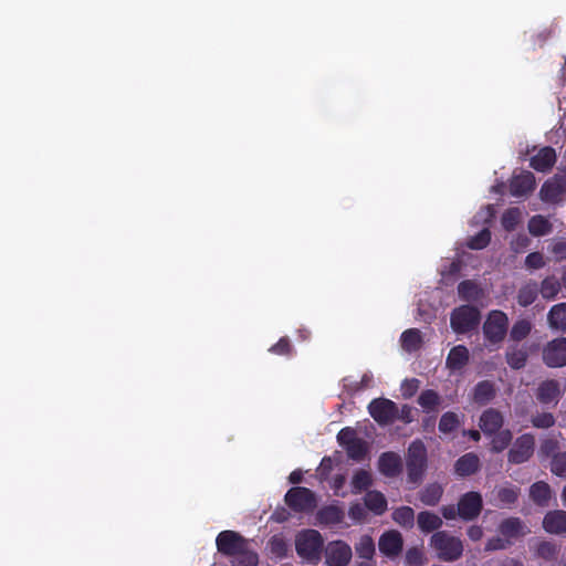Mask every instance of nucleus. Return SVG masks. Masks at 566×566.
I'll return each mask as SVG.
<instances>
[{
    "instance_id": "nucleus-1",
    "label": "nucleus",
    "mask_w": 566,
    "mask_h": 566,
    "mask_svg": "<svg viewBox=\"0 0 566 566\" xmlns=\"http://www.w3.org/2000/svg\"><path fill=\"white\" fill-rule=\"evenodd\" d=\"M297 555L311 563H318L323 549V537L315 530H304L295 536Z\"/></svg>"
},
{
    "instance_id": "nucleus-2",
    "label": "nucleus",
    "mask_w": 566,
    "mask_h": 566,
    "mask_svg": "<svg viewBox=\"0 0 566 566\" xmlns=\"http://www.w3.org/2000/svg\"><path fill=\"white\" fill-rule=\"evenodd\" d=\"M526 527L517 518H507L500 526V536L492 538L486 544V549H504L513 543L514 539L525 535Z\"/></svg>"
},
{
    "instance_id": "nucleus-3",
    "label": "nucleus",
    "mask_w": 566,
    "mask_h": 566,
    "mask_svg": "<svg viewBox=\"0 0 566 566\" xmlns=\"http://www.w3.org/2000/svg\"><path fill=\"white\" fill-rule=\"evenodd\" d=\"M430 545L437 552L438 557L447 562L458 559L463 552L462 542L444 532L433 534Z\"/></svg>"
},
{
    "instance_id": "nucleus-4",
    "label": "nucleus",
    "mask_w": 566,
    "mask_h": 566,
    "mask_svg": "<svg viewBox=\"0 0 566 566\" xmlns=\"http://www.w3.org/2000/svg\"><path fill=\"white\" fill-rule=\"evenodd\" d=\"M427 467V450L421 441H413L407 455V469L408 480L412 483H417Z\"/></svg>"
},
{
    "instance_id": "nucleus-5",
    "label": "nucleus",
    "mask_w": 566,
    "mask_h": 566,
    "mask_svg": "<svg viewBox=\"0 0 566 566\" xmlns=\"http://www.w3.org/2000/svg\"><path fill=\"white\" fill-rule=\"evenodd\" d=\"M507 323V316L503 312H491L483 325V332L486 340L490 343L501 342L506 334Z\"/></svg>"
},
{
    "instance_id": "nucleus-6",
    "label": "nucleus",
    "mask_w": 566,
    "mask_h": 566,
    "mask_svg": "<svg viewBox=\"0 0 566 566\" xmlns=\"http://www.w3.org/2000/svg\"><path fill=\"white\" fill-rule=\"evenodd\" d=\"M480 321L476 308L471 306H461L451 314V327L455 333H465L474 328Z\"/></svg>"
},
{
    "instance_id": "nucleus-7",
    "label": "nucleus",
    "mask_w": 566,
    "mask_h": 566,
    "mask_svg": "<svg viewBox=\"0 0 566 566\" xmlns=\"http://www.w3.org/2000/svg\"><path fill=\"white\" fill-rule=\"evenodd\" d=\"M327 566H347L352 559V547L344 541L329 542L325 549Z\"/></svg>"
},
{
    "instance_id": "nucleus-8",
    "label": "nucleus",
    "mask_w": 566,
    "mask_h": 566,
    "mask_svg": "<svg viewBox=\"0 0 566 566\" xmlns=\"http://www.w3.org/2000/svg\"><path fill=\"white\" fill-rule=\"evenodd\" d=\"M543 360L548 367L566 366V337L551 340L543 349Z\"/></svg>"
},
{
    "instance_id": "nucleus-9",
    "label": "nucleus",
    "mask_w": 566,
    "mask_h": 566,
    "mask_svg": "<svg viewBox=\"0 0 566 566\" xmlns=\"http://www.w3.org/2000/svg\"><path fill=\"white\" fill-rule=\"evenodd\" d=\"M285 501L295 511H311L316 505L314 494L305 488L291 489L285 495Z\"/></svg>"
},
{
    "instance_id": "nucleus-10",
    "label": "nucleus",
    "mask_w": 566,
    "mask_h": 566,
    "mask_svg": "<svg viewBox=\"0 0 566 566\" xmlns=\"http://www.w3.org/2000/svg\"><path fill=\"white\" fill-rule=\"evenodd\" d=\"M338 442L343 446L350 458L359 460L366 452V443L356 437V433L350 428L340 430L337 436Z\"/></svg>"
},
{
    "instance_id": "nucleus-11",
    "label": "nucleus",
    "mask_w": 566,
    "mask_h": 566,
    "mask_svg": "<svg viewBox=\"0 0 566 566\" xmlns=\"http://www.w3.org/2000/svg\"><path fill=\"white\" fill-rule=\"evenodd\" d=\"M370 416L379 423L387 424L396 419L397 407L388 399H375L369 403Z\"/></svg>"
},
{
    "instance_id": "nucleus-12",
    "label": "nucleus",
    "mask_w": 566,
    "mask_h": 566,
    "mask_svg": "<svg viewBox=\"0 0 566 566\" xmlns=\"http://www.w3.org/2000/svg\"><path fill=\"white\" fill-rule=\"evenodd\" d=\"M534 452V438L531 434H523L516 439L509 451V461L512 463H523L527 461Z\"/></svg>"
},
{
    "instance_id": "nucleus-13",
    "label": "nucleus",
    "mask_w": 566,
    "mask_h": 566,
    "mask_svg": "<svg viewBox=\"0 0 566 566\" xmlns=\"http://www.w3.org/2000/svg\"><path fill=\"white\" fill-rule=\"evenodd\" d=\"M482 509V497L479 493L469 492L464 494L458 504L459 516L463 520L476 517Z\"/></svg>"
},
{
    "instance_id": "nucleus-14",
    "label": "nucleus",
    "mask_w": 566,
    "mask_h": 566,
    "mask_svg": "<svg viewBox=\"0 0 566 566\" xmlns=\"http://www.w3.org/2000/svg\"><path fill=\"white\" fill-rule=\"evenodd\" d=\"M403 541L398 531L385 532L378 542L379 551L381 554L389 558L398 556L402 549Z\"/></svg>"
},
{
    "instance_id": "nucleus-15",
    "label": "nucleus",
    "mask_w": 566,
    "mask_h": 566,
    "mask_svg": "<svg viewBox=\"0 0 566 566\" xmlns=\"http://www.w3.org/2000/svg\"><path fill=\"white\" fill-rule=\"evenodd\" d=\"M566 193V170L547 181L541 189V198L544 201H558Z\"/></svg>"
},
{
    "instance_id": "nucleus-16",
    "label": "nucleus",
    "mask_w": 566,
    "mask_h": 566,
    "mask_svg": "<svg viewBox=\"0 0 566 566\" xmlns=\"http://www.w3.org/2000/svg\"><path fill=\"white\" fill-rule=\"evenodd\" d=\"M244 545L245 542L232 531L221 532L217 537V546L219 552L227 555L235 556V554L241 551Z\"/></svg>"
},
{
    "instance_id": "nucleus-17",
    "label": "nucleus",
    "mask_w": 566,
    "mask_h": 566,
    "mask_svg": "<svg viewBox=\"0 0 566 566\" xmlns=\"http://www.w3.org/2000/svg\"><path fill=\"white\" fill-rule=\"evenodd\" d=\"M378 469L386 476H396L401 472L402 461L395 452H385L378 460Z\"/></svg>"
},
{
    "instance_id": "nucleus-18",
    "label": "nucleus",
    "mask_w": 566,
    "mask_h": 566,
    "mask_svg": "<svg viewBox=\"0 0 566 566\" xmlns=\"http://www.w3.org/2000/svg\"><path fill=\"white\" fill-rule=\"evenodd\" d=\"M503 416L494 409L485 410L480 418L479 426L486 436H492L502 428Z\"/></svg>"
},
{
    "instance_id": "nucleus-19",
    "label": "nucleus",
    "mask_w": 566,
    "mask_h": 566,
    "mask_svg": "<svg viewBox=\"0 0 566 566\" xmlns=\"http://www.w3.org/2000/svg\"><path fill=\"white\" fill-rule=\"evenodd\" d=\"M543 527L552 534L566 532V512L562 510L548 512L543 520Z\"/></svg>"
},
{
    "instance_id": "nucleus-20",
    "label": "nucleus",
    "mask_w": 566,
    "mask_h": 566,
    "mask_svg": "<svg viewBox=\"0 0 566 566\" xmlns=\"http://www.w3.org/2000/svg\"><path fill=\"white\" fill-rule=\"evenodd\" d=\"M535 179L532 172L522 171L513 177L511 181V192L514 196H523L533 191Z\"/></svg>"
},
{
    "instance_id": "nucleus-21",
    "label": "nucleus",
    "mask_w": 566,
    "mask_h": 566,
    "mask_svg": "<svg viewBox=\"0 0 566 566\" xmlns=\"http://www.w3.org/2000/svg\"><path fill=\"white\" fill-rule=\"evenodd\" d=\"M556 159V155L553 148L544 147L537 151L535 156L531 158V165L538 171H545L549 169Z\"/></svg>"
},
{
    "instance_id": "nucleus-22",
    "label": "nucleus",
    "mask_w": 566,
    "mask_h": 566,
    "mask_svg": "<svg viewBox=\"0 0 566 566\" xmlns=\"http://www.w3.org/2000/svg\"><path fill=\"white\" fill-rule=\"evenodd\" d=\"M563 392L560 385L555 380L544 381L538 387L537 397L542 402H553L555 401Z\"/></svg>"
},
{
    "instance_id": "nucleus-23",
    "label": "nucleus",
    "mask_w": 566,
    "mask_h": 566,
    "mask_svg": "<svg viewBox=\"0 0 566 566\" xmlns=\"http://www.w3.org/2000/svg\"><path fill=\"white\" fill-rule=\"evenodd\" d=\"M469 360V350L464 346L453 347L447 358V367L451 370L461 369Z\"/></svg>"
},
{
    "instance_id": "nucleus-24",
    "label": "nucleus",
    "mask_w": 566,
    "mask_h": 566,
    "mask_svg": "<svg viewBox=\"0 0 566 566\" xmlns=\"http://www.w3.org/2000/svg\"><path fill=\"white\" fill-rule=\"evenodd\" d=\"M364 501L366 507L376 515H381L387 510V500L385 495L378 491L368 492Z\"/></svg>"
},
{
    "instance_id": "nucleus-25",
    "label": "nucleus",
    "mask_w": 566,
    "mask_h": 566,
    "mask_svg": "<svg viewBox=\"0 0 566 566\" xmlns=\"http://www.w3.org/2000/svg\"><path fill=\"white\" fill-rule=\"evenodd\" d=\"M548 324L554 329L566 331V303L557 304L551 308Z\"/></svg>"
},
{
    "instance_id": "nucleus-26",
    "label": "nucleus",
    "mask_w": 566,
    "mask_h": 566,
    "mask_svg": "<svg viewBox=\"0 0 566 566\" xmlns=\"http://www.w3.org/2000/svg\"><path fill=\"white\" fill-rule=\"evenodd\" d=\"M479 468V458L473 453H468L460 458L455 463V472L459 475H469Z\"/></svg>"
},
{
    "instance_id": "nucleus-27",
    "label": "nucleus",
    "mask_w": 566,
    "mask_h": 566,
    "mask_svg": "<svg viewBox=\"0 0 566 566\" xmlns=\"http://www.w3.org/2000/svg\"><path fill=\"white\" fill-rule=\"evenodd\" d=\"M418 526L422 532H432L441 527L442 520L439 515L431 512H421L417 518Z\"/></svg>"
},
{
    "instance_id": "nucleus-28",
    "label": "nucleus",
    "mask_w": 566,
    "mask_h": 566,
    "mask_svg": "<svg viewBox=\"0 0 566 566\" xmlns=\"http://www.w3.org/2000/svg\"><path fill=\"white\" fill-rule=\"evenodd\" d=\"M530 495L538 505H547L552 496L551 488L545 482H536L531 486Z\"/></svg>"
},
{
    "instance_id": "nucleus-29",
    "label": "nucleus",
    "mask_w": 566,
    "mask_h": 566,
    "mask_svg": "<svg viewBox=\"0 0 566 566\" xmlns=\"http://www.w3.org/2000/svg\"><path fill=\"white\" fill-rule=\"evenodd\" d=\"M494 387L489 381H482L476 385L473 392V399L479 405H484L494 397Z\"/></svg>"
},
{
    "instance_id": "nucleus-30",
    "label": "nucleus",
    "mask_w": 566,
    "mask_h": 566,
    "mask_svg": "<svg viewBox=\"0 0 566 566\" xmlns=\"http://www.w3.org/2000/svg\"><path fill=\"white\" fill-rule=\"evenodd\" d=\"M392 520L402 527H412L415 523V512L409 506H401L392 512Z\"/></svg>"
},
{
    "instance_id": "nucleus-31",
    "label": "nucleus",
    "mask_w": 566,
    "mask_h": 566,
    "mask_svg": "<svg viewBox=\"0 0 566 566\" xmlns=\"http://www.w3.org/2000/svg\"><path fill=\"white\" fill-rule=\"evenodd\" d=\"M421 342V335L418 329H408L401 335V346L407 352L417 350Z\"/></svg>"
},
{
    "instance_id": "nucleus-32",
    "label": "nucleus",
    "mask_w": 566,
    "mask_h": 566,
    "mask_svg": "<svg viewBox=\"0 0 566 566\" xmlns=\"http://www.w3.org/2000/svg\"><path fill=\"white\" fill-rule=\"evenodd\" d=\"M342 517L343 511L334 505L322 509L317 514L318 521L323 524H336Z\"/></svg>"
},
{
    "instance_id": "nucleus-33",
    "label": "nucleus",
    "mask_w": 566,
    "mask_h": 566,
    "mask_svg": "<svg viewBox=\"0 0 566 566\" xmlns=\"http://www.w3.org/2000/svg\"><path fill=\"white\" fill-rule=\"evenodd\" d=\"M491 439V449L494 452L503 451L512 440V433L510 430H497L495 433L490 436Z\"/></svg>"
},
{
    "instance_id": "nucleus-34",
    "label": "nucleus",
    "mask_w": 566,
    "mask_h": 566,
    "mask_svg": "<svg viewBox=\"0 0 566 566\" xmlns=\"http://www.w3.org/2000/svg\"><path fill=\"white\" fill-rule=\"evenodd\" d=\"M371 484V475L368 471L358 470L352 479L350 485L353 493H360Z\"/></svg>"
},
{
    "instance_id": "nucleus-35",
    "label": "nucleus",
    "mask_w": 566,
    "mask_h": 566,
    "mask_svg": "<svg viewBox=\"0 0 566 566\" xmlns=\"http://www.w3.org/2000/svg\"><path fill=\"white\" fill-rule=\"evenodd\" d=\"M258 556L247 547V544L239 551L233 559L234 566H256Z\"/></svg>"
},
{
    "instance_id": "nucleus-36",
    "label": "nucleus",
    "mask_w": 566,
    "mask_h": 566,
    "mask_svg": "<svg viewBox=\"0 0 566 566\" xmlns=\"http://www.w3.org/2000/svg\"><path fill=\"white\" fill-rule=\"evenodd\" d=\"M528 229L534 235H544L551 232L552 226L544 217L535 216L530 220Z\"/></svg>"
},
{
    "instance_id": "nucleus-37",
    "label": "nucleus",
    "mask_w": 566,
    "mask_h": 566,
    "mask_svg": "<svg viewBox=\"0 0 566 566\" xmlns=\"http://www.w3.org/2000/svg\"><path fill=\"white\" fill-rule=\"evenodd\" d=\"M443 493V489L439 484H430L427 486L421 493V501L427 505H436L441 495Z\"/></svg>"
},
{
    "instance_id": "nucleus-38",
    "label": "nucleus",
    "mask_w": 566,
    "mask_h": 566,
    "mask_svg": "<svg viewBox=\"0 0 566 566\" xmlns=\"http://www.w3.org/2000/svg\"><path fill=\"white\" fill-rule=\"evenodd\" d=\"M356 552L361 558H371L375 553V544L370 536L364 535L356 544Z\"/></svg>"
},
{
    "instance_id": "nucleus-39",
    "label": "nucleus",
    "mask_w": 566,
    "mask_h": 566,
    "mask_svg": "<svg viewBox=\"0 0 566 566\" xmlns=\"http://www.w3.org/2000/svg\"><path fill=\"white\" fill-rule=\"evenodd\" d=\"M536 295L537 285L535 283H527L520 290L517 301L522 306H527L534 302Z\"/></svg>"
},
{
    "instance_id": "nucleus-40",
    "label": "nucleus",
    "mask_w": 566,
    "mask_h": 566,
    "mask_svg": "<svg viewBox=\"0 0 566 566\" xmlns=\"http://www.w3.org/2000/svg\"><path fill=\"white\" fill-rule=\"evenodd\" d=\"M418 401H419V405L426 411H432L438 407L440 399H439V396L434 391L426 390L420 395Z\"/></svg>"
},
{
    "instance_id": "nucleus-41",
    "label": "nucleus",
    "mask_w": 566,
    "mask_h": 566,
    "mask_svg": "<svg viewBox=\"0 0 566 566\" xmlns=\"http://www.w3.org/2000/svg\"><path fill=\"white\" fill-rule=\"evenodd\" d=\"M559 292V283L554 277H547L543 281L541 287V294L544 298L551 300L555 297Z\"/></svg>"
},
{
    "instance_id": "nucleus-42",
    "label": "nucleus",
    "mask_w": 566,
    "mask_h": 566,
    "mask_svg": "<svg viewBox=\"0 0 566 566\" xmlns=\"http://www.w3.org/2000/svg\"><path fill=\"white\" fill-rule=\"evenodd\" d=\"M459 293L465 300H476L481 290L474 282L465 281L459 285Z\"/></svg>"
},
{
    "instance_id": "nucleus-43",
    "label": "nucleus",
    "mask_w": 566,
    "mask_h": 566,
    "mask_svg": "<svg viewBox=\"0 0 566 566\" xmlns=\"http://www.w3.org/2000/svg\"><path fill=\"white\" fill-rule=\"evenodd\" d=\"M532 324L528 321H518L512 327L511 337L515 340H521L530 334Z\"/></svg>"
},
{
    "instance_id": "nucleus-44",
    "label": "nucleus",
    "mask_w": 566,
    "mask_h": 566,
    "mask_svg": "<svg viewBox=\"0 0 566 566\" xmlns=\"http://www.w3.org/2000/svg\"><path fill=\"white\" fill-rule=\"evenodd\" d=\"M459 423H460V420L455 413L447 412L442 416V418L440 420L439 429L441 432L448 433V432H451L452 430H454Z\"/></svg>"
},
{
    "instance_id": "nucleus-45",
    "label": "nucleus",
    "mask_w": 566,
    "mask_h": 566,
    "mask_svg": "<svg viewBox=\"0 0 566 566\" xmlns=\"http://www.w3.org/2000/svg\"><path fill=\"white\" fill-rule=\"evenodd\" d=\"M551 471L557 476H566V452L558 453L553 458Z\"/></svg>"
},
{
    "instance_id": "nucleus-46",
    "label": "nucleus",
    "mask_w": 566,
    "mask_h": 566,
    "mask_svg": "<svg viewBox=\"0 0 566 566\" xmlns=\"http://www.w3.org/2000/svg\"><path fill=\"white\" fill-rule=\"evenodd\" d=\"M526 361V353L523 349H511L507 353V363L512 368L518 369Z\"/></svg>"
},
{
    "instance_id": "nucleus-47",
    "label": "nucleus",
    "mask_w": 566,
    "mask_h": 566,
    "mask_svg": "<svg viewBox=\"0 0 566 566\" xmlns=\"http://www.w3.org/2000/svg\"><path fill=\"white\" fill-rule=\"evenodd\" d=\"M522 219V212L518 209H510L502 217V224L505 229L511 230Z\"/></svg>"
},
{
    "instance_id": "nucleus-48",
    "label": "nucleus",
    "mask_w": 566,
    "mask_h": 566,
    "mask_svg": "<svg viewBox=\"0 0 566 566\" xmlns=\"http://www.w3.org/2000/svg\"><path fill=\"white\" fill-rule=\"evenodd\" d=\"M490 232L489 230L486 229H483L481 230L478 235H475L474 238H472L470 241H469V247L471 249H474V250H480V249H483L485 248L489 242H490Z\"/></svg>"
},
{
    "instance_id": "nucleus-49",
    "label": "nucleus",
    "mask_w": 566,
    "mask_h": 566,
    "mask_svg": "<svg viewBox=\"0 0 566 566\" xmlns=\"http://www.w3.org/2000/svg\"><path fill=\"white\" fill-rule=\"evenodd\" d=\"M423 552L419 548H410L406 553V563L408 566H422L424 564Z\"/></svg>"
},
{
    "instance_id": "nucleus-50",
    "label": "nucleus",
    "mask_w": 566,
    "mask_h": 566,
    "mask_svg": "<svg viewBox=\"0 0 566 566\" xmlns=\"http://www.w3.org/2000/svg\"><path fill=\"white\" fill-rule=\"evenodd\" d=\"M270 552L275 557H283L287 551L285 541L281 537H273L269 543Z\"/></svg>"
},
{
    "instance_id": "nucleus-51",
    "label": "nucleus",
    "mask_w": 566,
    "mask_h": 566,
    "mask_svg": "<svg viewBox=\"0 0 566 566\" xmlns=\"http://www.w3.org/2000/svg\"><path fill=\"white\" fill-rule=\"evenodd\" d=\"M525 264L528 269H541L545 265L544 256L541 253H531L526 256Z\"/></svg>"
},
{
    "instance_id": "nucleus-52",
    "label": "nucleus",
    "mask_w": 566,
    "mask_h": 566,
    "mask_svg": "<svg viewBox=\"0 0 566 566\" xmlns=\"http://www.w3.org/2000/svg\"><path fill=\"white\" fill-rule=\"evenodd\" d=\"M419 388V381L417 379L405 380L401 385V392L405 398H409L416 394Z\"/></svg>"
},
{
    "instance_id": "nucleus-53",
    "label": "nucleus",
    "mask_w": 566,
    "mask_h": 566,
    "mask_svg": "<svg viewBox=\"0 0 566 566\" xmlns=\"http://www.w3.org/2000/svg\"><path fill=\"white\" fill-rule=\"evenodd\" d=\"M554 417L551 413H543L533 418L532 422L537 428H548L554 424Z\"/></svg>"
},
{
    "instance_id": "nucleus-54",
    "label": "nucleus",
    "mask_w": 566,
    "mask_h": 566,
    "mask_svg": "<svg viewBox=\"0 0 566 566\" xmlns=\"http://www.w3.org/2000/svg\"><path fill=\"white\" fill-rule=\"evenodd\" d=\"M499 497L504 503H512L517 497V490L514 488H503L499 491Z\"/></svg>"
},
{
    "instance_id": "nucleus-55",
    "label": "nucleus",
    "mask_w": 566,
    "mask_h": 566,
    "mask_svg": "<svg viewBox=\"0 0 566 566\" xmlns=\"http://www.w3.org/2000/svg\"><path fill=\"white\" fill-rule=\"evenodd\" d=\"M348 514L356 522H363L366 518V511L360 504H353Z\"/></svg>"
},
{
    "instance_id": "nucleus-56",
    "label": "nucleus",
    "mask_w": 566,
    "mask_h": 566,
    "mask_svg": "<svg viewBox=\"0 0 566 566\" xmlns=\"http://www.w3.org/2000/svg\"><path fill=\"white\" fill-rule=\"evenodd\" d=\"M552 253L555 256V260L559 261L566 258V242L565 241H556L552 245Z\"/></svg>"
},
{
    "instance_id": "nucleus-57",
    "label": "nucleus",
    "mask_w": 566,
    "mask_h": 566,
    "mask_svg": "<svg viewBox=\"0 0 566 566\" xmlns=\"http://www.w3.org/2000/svg\"><path fill=\"white\" fill-rule=\"evenodd\" d=\"M494 217V209L492 206L483 208L474 218L476 222L486 223Z\"/></svg>"
},
{
    "instance_id": "nucleus-58",
    "label": "nucleus",
    "mask_w": 566,
    "mask_h": 566,
    "mask_svg": "<svg viewBox=\"0 0 566 566\" xmlns=\"http://www.w3.org/2000/svg\"><path fill=\"white\" fill-rule=\"evenodd\" d=\"M397 419H401L405 422H411L413 420V410L408 406H403L400 410L397 409Z\"/></svg>"
},
{
    "instance_id": "nucleus-59",
    "label": "nucleus",
    "mask_w": 566,
    "mask_h": 566,
    "mask_svg": "<svg viewBox=\"0 0 566 566\" xmlns=\"http://www.w3.org/2000/svg\"><path fill=\"white\" fill-rule=\"evenodd\" d=\"M558 448V441L556 439H547L541 446V453L546 455L551 454Z\"/></svg>"
},
{
    "instance_id": "nucleus-60",
    "label": "nucleus",
    "mask_w": 566,
    "mask_h": 566,
    "mask_svg": "<svg viewBox=\"0 0 566 566\" xmlns=\"http://www.w3.org/2000/svg\"><path fill=\"white\" fill-rule=\"evenodd\" d=\"M537 553L544 558H551L555 553V548L549 543H541L538 545Z\"/></svg>"
},
{
    "instance_id": "nucleus-61",
    "label": "nucleus",
    "mask_w": 566,
    "mask_h": 566,
    "mask_svg": "<svg viewBox=\"0 0 566 566\" xmlns=\"http://www.w3.org/2000/svg\"><path fill=\"white\" fill-rule=\"evenodd\" d=\"M270 350L275 354H285L289 350V342L285 338H282Z\"/></svg>"
},
{
    "instance_id": "nucleus-62",
    "label": "nucleus",
    "mask_w": 566,
    "mask_h": 566,
    "mask_svg": "<svg viewBox=\"0 0 566 566\" xmlns=\"http://www.w3.org/2000/svg\"><path fill=\"white\" fill-rule=\"evenodd\" d=\"M468 535L472 541H479L483 535V531L480 526L473 525L468 530Z\"/></svg>"
},
{
    "instance_id": "nucleus-63",
    "label": "nucleus",
    "mask_w": 566,
    "mask_h": 566,
    "mask_svg": "<svg viewBox=\"0 0 566 566\" xmlns=\"http://www.w3.org/2000/svg\"><path fill=\"white\" fill-rule=\"evenodd\" d=\"M442 515H443L447 520H452V518H454L457 515H459V513H458V509H455L453 505L443 506V509H442Z\"/></svg>"
},
{
    "instance_id": "nucleus-64",
    "label": "nucleus",
    "mask_w": 566,
    "mask_h": 566,
    "mask_svg": "<svg viewBox=\"0 0 566 566\" xmlns=\"http://www.w3.org/2000/svg\"><path fill=\"white\" fill-rule=\"evenodd\" d=\"M301 478H302V473L300 471H293L291 474H290V481L292 483H297L301 481Z\"/></svg>"
}]
</instances>
